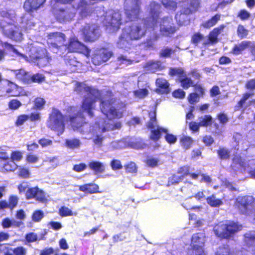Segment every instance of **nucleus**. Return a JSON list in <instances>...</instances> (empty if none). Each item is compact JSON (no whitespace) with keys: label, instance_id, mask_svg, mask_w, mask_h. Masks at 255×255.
Masks as SVG:
<instances>
[{"label":"nucleus","instance_id":"17","mask_svg":"<svg viewBox=\"0 0 255 255\" xmlns=\"http://www.w3.org/2000/svg\"><path fill=\"white\" fill-rule=\"evenodd\" d=\"M112 52L107 49L95 50L92 55V60L95 65H100L107 61L112 56Z\"/></svg>","mask_w":255,"mask_h":255},{"label":"nucleus","instance_id":"37","mask_svg":"<svg viewBox=\"0 0 255 255\" xmlns=\"http://www.w3.org/2000/svg\"><path fill=\"white\" fill-rule=\"evenodd\" d=\"M195 236L200 237V238H197V239H196V240H195L196 244H197L198 245H197V247H198L199 248H203L204 242L205 241V235L203 233H200L194 234L192 236V240H191V246L192 249H193V239Z\"/></svg>","mask_w":255,"mask_h":255},{"label":"nucleus","instance_id":"22","mask_svg":"<svg viewBox=\"0 0 255 255\" xmlns=\"http://www.w3.org/2000/svg\"><path fill=\"white\" fill-rule=\"evenodd\" d=\"M46 0H26L23 7L27 11L37 10L45 3Z\"/></svg>","mask_w":255,"mask_h":255},{"label":"nucleus","instance_id":"49","mask_svg":"<svg viewBox=\"0 0 255 255\" xmlns=\"http://www.w3.org/2000/svg\"><path fill=\"white\" fill-rule=\"evenodd\" d=\"M190 167L187 166H184L179 168L177 171L178 174H179L183 179L187 175L190 174Z\"/></svg>","mask_w":255,"mask_h":255},{"label":"nucleus","instance_id":"51","mask_svg":"<svg viewBox=\"0 0 255 255\" xmlns=\"http://www.w3.org/2000/svg\"><path fill=\"white\" fill-rule=\"evenodd\" d=\"M148 93L146 89H139L134 91V95L135 97L139 98H143L146 97Z\"/></svg>","mask_w":255,"mask_h":255},{"label":"nucleus","instance_id":"23","mask_svg":"<svg viewBox=\"0 0 255 255\" xmlns=\"http://www.w3.org/2000/svg\"><path fill=\"white\" fill-rule=\"evenodd\" d=\"M89 168L95 175L103 173L105 170V165L100 161H91L88 164Z\"/></svg>","mask_w":255,"mask_h":255},{"label":"nucleus","instance_id":"60","mask_svg":"<svg viewBox=\"0 0 255 255\" xmlns=\"http://www.w3.org/2000/svg\"><path fill=\"white\" fill-rule=\"evenodd\" d=\"M29 119V116L25 115H20L18 117L17 119L15 122L17 126H21Z\"/></svg>","mask_w":255,"mask_h":255},{"label":"nucleus","instance_id":"27","mask_svg":"<svg viewBox=\"0 0 255 255\" xmlns=\"http://www.w3.org/2000/svg\"><path fill=\"white\" fill-rule=\"evenodd\" d=\"M251 42L248 41H243L239 44L236 45L232 50L234 54H240L242 51L248 48L251 45Z\"/></svg>","mask_w":255,"mask_h":255},{"label":"nucleus","instance_id":"30","mask_svg":"<svg viewBox=\"0 0 255 255\" xmlns=\"http://www.w3.org/2000/svg\"><path fill=\"white\" fill-rule=\"evenodd\" d=\"M189 188H190V192L192 197H195L199 201H203L205 199V195L203 191L196 192L197 190V186L190 184Z\"/></svg>","mask_w":255,"mask_h":255},{"label":"nucleus","instance_id":"35","mask_svg":"<svg viewBox=\"0 0 255 255\" xmlns=\"http://www.w3.org/2000/svg\"><path fill=\"white\" fill-rule=\"evenodd\" d=\"M197 238H199L197 236H195L193 239V249H191L188 255H206V254L202 248H198L197 247V244H196L195 240Z\"/></svg>","mask_w":255,"mask_h":255},{"label":"nucleus","instance_id":"58","mask_svg":"<svg viewBox=\"0 0 255 255\" xmlns=\"http://www.w3.org/2000/svg\"><path fill=\"white\" fill-rule=\"evenodd\" d=\"M237 32L239 36L242 38L246 37L248 34V31L241 25H239Z\"/></svg>","mask_w":255,"mask_h":255},{"label":"nucleus","instance_id":"48","mask_svg":"<svg viewBox=\"0 0 255 255\" xmlns=\"http://www.w3.org/2000/svg\"><path fill=\"white\" fill-rule=\"evenodd\" d=\"M159 160L158 158L153 157H149L145 161L148 166L153 167L157 165Z\"/></svg>","mask_w":255,"mask_h":255},{"label":"nucleus","instance_id":"64","mask_svg":"<svg viewBox=\"0 0 255 255\" xmlns=\"http://www.w3.org/2000/svg\"><path fill=\"white\" fill-rule=\"evenodd\" d=\"M111 165L113 170H119L122 168L123 166L121 161L119 160L115 159L112 161Z\"/></svg>","mask_w":255,"mask_h":255},{"label":"nucleus","instance_id":"38","mask_svg":"<svg viewBox=\"0 0 255 255\" xmlns=\"http://www.w3.org/2000/svg\"><path fill=\"white\" fill-rule=\"evenodd\" d=\"M64 59L67 64L74 67H77L80 64V62L77 60L74 55L72 52L67 53L65 56Z\"/></svg>","mask_w":255,"mask_h":255},{"label":"nucleus","instance_id":"39","mask_svg":"<svg viewBox=\"0 0 255 255\" xmlns=\"http://www.w3.org/2000/svg\"><path fill=\"white\" fill-rule=\"evenodd\" d=\"M1 165L2 166L1 168L7 171H13L16 169L17 167L15 163L11 160H7L3 163H1Z\"/></svg>","mask_w":255,"mask_h":255},{"label":"nucleus","instance_id":"4","mask_svg":"<svg viewBox=\"0 0 255 255\" xmlns=\"http://www.w3.org/2000/svg\"><path fill=\"white\" fill-rule=\"evenodd\" d=\"M0 15L3 19L0 21V28L3 34L16 41H21L23 36L21 30L14 23L16 19L15 11L11 9L2 10Z\"/></svg>","mask_w":255,"mask_h":255},{"label":"nucleus","instance_id":"19","mask_svg":"<svg viewBox=\"0 0 255 255\" xmlns=\"http://www.w3.org/2000/svg\"><path fill=\"white\" fill-rule=\"evenodd\" d=\"M169 74L178 76V80L180 82L181 86L184 89H188L194 85L192 80L187 77L181 68H171L169 71Z\"/></svg>","mask_w":255,"mask_h":255},{"label":"nucleus","instance_id":"46","mask_svg":"<svg viewBox=\"0 0 255 255\" xmlns=\"http://www.w3.org/2000/svg\"><path fill=\"white\" fill-rule=\"evenodd\" d=\"M162 3L166 8L169 9L174 10L176 7V3L172 0H162Z\"/></svg>","mask_w":255,"mask_h":255},{"label":"nucleus","instance_id":"50","mask_svg":"<svg viewBox=\"0 0 255 255\" xmlns=\"http://www.w3.org/2000/svg\"><path fill=\"white\" fill-rule=\"evenodd\" d=\"M218 154L222 159H227L229 157V151L224 148H220L218 150Z\"/></svg>","mask_w":255,"mask_h":255},{"label":"nucleus","instance_id":"16","mask_svg":"<svg viewBox=\"0 0 255 255\" xmlns=\"http://www.w3.org/2000/svg\"><path fill=\"white\" fill-rule=\"evenodd\" d=\"M66 50L70 51V52L81 53L87 56L90 54V50L88 48L79 42L76 37H71L69 39L68 43H66Z\"/></svg>","mask_w":255,"mask_h":255},{"label":"nucleus","instance_id":"54","mask_svg":"<svg viewBox=\"0 0 255 255\" xmlns=\"http://www.w3.org/2000/svg\"><path fill=\"white\" fill-rule=\"evenodd\" d=\"M11 250L14 255H25L27 253L26 249L23 247H18Z\"/></svg>","mask_w":255,"mask_h":255},{"label":"nucleus","instance_id":"33","mask_svg":"<svg viewBox=\"0 0 255 255\" xmlns=\"http://www.w3.org/2000/svg\"><path fill=\"white\" fill-rule=\"evenodd\" d=\"M8 85L10 88L6 90V93L9 94V96H18L19 95V91L21 90V88L19 87L17 85L9 81H8Z\"/></svg>","mask_w":255,"mask_h":255},{"label":"nucleus","instance_id":"25","mask_svg":"<svg viewBox=\"0 0 255 255\" xmlns=\"http://www.w3.org/2000/svg\"><path fill=\"white\" fill-rule=\"evenodd\" d=\"M145 68L147 71L154 73L161 70L163 68V66L160 61H150L147 62L145 66Z\"/></svg>","mask_w":255,"mask_h":255},{"label":"nucleus","instance_id":"52","mask_svg":"<svg viewBox=\"0 0 255 255\" xmlns=\"http://www.w3.org/2000/svg\"><path fill=\"white\" fill-rule=\"evenodd\" d=\"M26 160L29 163H36L39 160V157L36 155L29 153L26 155Z\"/></svg>","mask_w":255,"mask_h":255},{"label":"nucleus","instance_id":"18","mask_svg":"<svg viewBox=\"0 0 255 255\" xmlns=\"http://www.w3.org/2000/svg\"><path fill=\"white\" fill-rule=\"evenodd\" d=\"M83 36L87 41H94L100 35L99 26L95 24H86L82 29Z\"/></svg>","mask_w":255,"mask_h":255},{"label":"nucleus","instance_id":"9","mask_svg":"<svg viewBox=\"0 0 255 255\" xmlns=\"http://www.w3.org/2000/svg\"><path fill=\"white\" fill-rule=\"evenodd\" d=\"M65 36L61 32L50 33L48 35L47 44L54 53L61 54L62 50H66Z\"/></svg>","mask_w":255,"mask_h":255},{"label":"nucleus","instance_id":"41","mask_svg":"<svg viewBox=\"0 0 255 255\" xmlns=\"http://www.w3.org/2000/svg\"><path fill=\"white\" fill-rule=\"evenodd\" d=\"M15 73L17 79L24 82H26L29 78L27 73L23 69L15 70Z\"/></svg>","mask_w":255,"mask_h":255},{"label":"nucleus","instance_id":"13","mask_svg":"<svg viewBox=\"0 0 255 255\" xmlns=\"http://www.w3.org/2000/svg\"><path fill=\"white\" fill-rule=\"evenodd\" d=\"M18 189L20 192H26L25 196L27 199L34 198L41 202H44L46 200L44 193L37 187L28 188L26 183H22L19 185Z\"/></svg>","mask_w":255,"mask_h":255},{"label":"nucleus","instance_id":"28","mask_svg":"<svg viewBox=\"0 0 255 255\" xmlns=\"http://www.w3.org/2000/svg\"><path fill=\"white\" fill-rule=\"evenodd\" d=\"M99 186L96 184H86L79 187V190L86 193L92 194L98 192Z\"/></svg>","mask_w":255,"mask_h":255},{"label":"nucleus","instance_id":"47","mask_svg":"<svg viewBox=\"0 0 255 255\" xmlns=\"http://www.w3.org/2000/svg\"><path fill=\"white\" fill-rule=\"evenodd\" d=\"M183 178L179 174L177 173L176 174L173 175L172 177L169 178L168 184H177L183 180Z\"/></svg>","mask_w":255,"mask_h":255},{"label":"nucleus","instance_id":"24","mask_svg":"<svg viewBox=\"0 0 255 255\" xmlns=\"http://www.w3.org/2000/svg\"><path fill=\"white\" fill-rule=\"evenodd\" d=\"M156 84L158 88L156 92L158 93H168L169 91V83L167 80L163 78H158L156 81Z\"/></svg>","mask_w":255,"mask_h":255},{"label":"nucleus","instance_id":"20","mask_svg":"<svg viewBox=\"0 0 255 255\" xmlns=\"http://www.w3.org/2000/svg\"><path fill=\"white\" fill-rule=\"evenodd\" d=\"M199 3L196 0L191 3V7L190 8H186L180 13H177L175 15V19L179 25L185 24L188 20V14L195 11L197 8Z\"/></svg>","mask_w":255,"mask_h":255},{"label":"nucleus","instance_id":"14","mask_svg":"<svg viewBox=\"0 0 255 255\" xmlns=\"http://www.w3.org/2000/svg\"><path fill=\"white\" fill-rule=\"evenodd\" d=\"M139 0H125V13L129 20L136 19L139 13Z\"/></svg>","mask_w":255,"mask_h":255},{"label":"nucleus","instance_id":"36","mask_svg":"<svg viewBox=\"0 0 255 255\" xmlns=\"http://www.w3.org/2000/svg\"><path fill=\"white\" fill-rule=\"evenodd\" d=\"M206 199L207 203L213 207H218L223 204L222 200L217 198L214 194L208 197Z\"/></svg>","mask_w":255,"mask_h":255},{"label":"nucleus","instance_id":"26","mask_svg":"<svg viewBox=\"0 0 255 255\" xmlns=\"http://www.w3.org/2000/svg\"><path fill=\"white\" fill-rule=\"evenodd\" d=\"M224 27L225 26L224 25H221L218 27L214 28L213 31L210 33L209 37H207V39L209 40L208 42V45L210 43H214L217 41L219 34L223 30Z\"/></svg>","mask_w":255,"mask_h":255},{"label":"nucleus","instance_id":"45","mask_svg":"<svg viewBox=\"0 0 255 255\" xmlns=\"http://www.w3.org/2000/svg\"><path fill=\"white\" fill-rule=\"evenodd\" d=\"M193 140L190 137L184 136L181 138V142L182 146L185 149H188L190 147Z\"/></svg>","mask_w":255,"mask_h":255},{"label":"nucleus","instance_id":"42","mask_svg":"<svg viewBox=\"0 0 255 255\" xmlns=\"http://www.w3.org/2000/svg\"><path fill=\"white\" fill-rule=\"evenodd\" d=\"M220 19V15L216 14L211 19L204 23L203 26L205 28H210L215 25Z\"/></svg>","mask_w":255,"mask_h":255},{"label":"nucleus","instance_id":"57","mask_svg":"<svg viewBox=\"0 0 255 255\" xmlns=\"http://www.w3.org/2000/svg\"><path fill=\"white\" fill-rule=\"evenodd\" d=\"M127 172L129 173H135L137 171V167L134 162H130L126 166Z\"/></svg>","mask_w":255,"mask_h":255},{"label":"nucleus","instance_id":"2","mask_svg":"<svg viewBox=\"0 0 255 255\" xmlns=\"http://www.w3.org/2000/svg\"><path fill=\"white\" fill-rule=\"evenodd\" d=\"M90 5L85 0L80 1L76 7L67 6L57 10L55 15L56 18L60 22L70 21L75 17L76 12L78 11L82 17L88 15L92 17L96 16L98 21L102 23L109 32H114L118 30L122 23L121 14L119 11L110 9L105 11L104 7H99L95 11L91 12Z\"/></svg>","mask_w":255,"mask_h":255},{"label":"nucleus","instance_id":"15","mask_svg":"<svg viewBox=\"0 0 255 255\" xmlns=\"http://www.w3.org/2000/svg\"><path fill=\"white\" fill-rule=\"evenodd\" d=\"M149 116L150 121L148 123L147 127L151 130L150 138L154 140H157L160 138L161 132L167 133L168 130L157 125L155 112L149 113Z\"/></svg>","mask_w":255,"mask_h":255},{"label":"nucleus","instance_id":"63","mask_svg":"<svg viewBox=\"0 0 255 255\" xmlns=\"http://www.w3.org/2000/svg\"><path fill=\"white\" fill-rule=\"evenodd\" d=\"M25 239L28 243H32L38 240L37 235L33 233H30L26 235Z\"/></svg>","mask_w":255,"mask_h":255},{"label":"nucleus","instance_id":"3","mask_svg":"<svg viewBox=\"0 0 255 255\" xmlns=\"http://www.w3.org/2000/svg\"><path fill=\"white\" fill-rule=\"evenodd\" d=\"M150 17H147L142 23H133L127 25L123 30L132 40L141 39L145 34L146 30H155V21H156L159 5L155 2L149 6Z\"/></svg>","mask_w":255,"mask_h":255},{"label":"nucleus","instance_id":"8","mask_svg":"<svg viewBox=\"0 0 255 255\" xmlns=\"http://www.w3.org/2000/svg\"><path fill=\"white\" fill-rule=\"evenodd\" d=\"M159 5V9L157 12V17L156 18V21H155V30H152L153 31L154 36L152 39L156 40L157 39V35L155 34L154 32L158 29V23H159V26L160 28V31L161 34L163 35L168 36L170 34L174 33L176 29L174 26L172 19L170 17H165L162 18L159 21V14L160 10V5Z\"/></svg>","mask_w":255,"mask_h":255},{"label":"nucleus","instance_id":"1","mask_svg":"<svg viewBox=\"0 0 255 255\" xmlns=\"http://www.w3.org/2000/svg\"><path fill=\"white\" fill-rule=\"evenodd\" d=\"M119 102L113 98L111 92L102 93L101 98L100 109L102 113L108 119L107 121L100 120L93 126L84 122L83 112H79L75 116L69 118L70 124L74 130H77L83 135L85 139H93L95 144L100 146L104 139L103 133L106 131L119 129L121 127L120 122L114 124L112 119L121 118L123 116V108L125 105Z\"/></svg>","mask_w":255,"mask_h":255},{"label":"nucleus","instance_id":"5","mask_svg":"<svg viewBox=\"0 0 255 255\" xmlns=\"http://www.w3.org/2000/svg\"><path fill=\"white\" fill-rule=\"evenodd\" d=\"M75 91L85 97L82 106V112L86 113L90 117H93L95 104L97 99L101 96L99 91L88 86L84 83L79 82L75 83Z\"/></svg>","mask_w":255,"mask_h":255},{"label":"nucleus","instance_id":"53","mask_svg":"<svg viewBox=\"0 0 255 255\" xmlns=\"http://www.w3.org/2000/svg\"><path fill=\"white\" fill-rule=\"evenodd\" d=\"M45 104V101L44 99L41 98H37L34 100V106L36 108L41 110Z\"/></svg>","mask_w":255,"mask_h":255},{"label":"nucleus","instance_id":"29","mask_svg":"<svg viewBox=\"0 0 255 255\" xmlns=\"http://www.w3.org/2000/svg\"><path fill=\"white\" fill-rule=\"evenodd\" d=\"M252 95L250 93H246L243 95L242 99L238 102L237 106H235V110L238 111L242 108H246L251 104L250 102H247V100Z\"/></svg>","mask_w":255,"mask_h":255},{"label":"nucleus","instance_id":"44","mask_svg":"<svg viewBox=\"0 0 255 255\" xmlns=\"http://www.w3.org/2000/svg\"><path fill=\"white\" fill-rule=\"evenodd\" d=\"M59 214L62 217H66L73 215L76 216L77 213L76 212L73 213L68 207L63 206L60 209Z\"/></svg>","mask_w":255,"mask_h":255},{"label":"nucleus","instance_id":"43","mask_svg":"<svg viewBox=\"0 0 255 255\" xmlns=\"http://www.w3.org/2000/svg\"><path fill=\"white\" fill-rule=\"evenodd\" d=\"M220 19V15L216 14L211 19L204 23L203 26L205 28H210L215 25Z\"/></svg>","mask_w":255,"mask_h":255},{"label":"nucleus","instance_id":"11","mask_svg":"<svg viewBox=\"0 0 255 255\" xmlns=\"http://www.w3.org/2000/svg\"><path fill=\"white\" fill-rule=\"evenodd\" d=\"M235 206L243 214H249L255 211V198L252 196L238 197Z\"/></svg>","mask_w":255,"mask_h":255},{"label":"nucleus","instance_id":"10","mask_svg":"<svg viewBox=\"0 0 255 255\" xmlns=\"http://www.w3.org/2000/svg\"><path fill=\"white\" fill-rule=\"evenodd\" d=\"M30 56L39 67H43L48 65L51 59L46 50L42 47H32L30 50Z\"/></svg>","mask_w":255,"mask_h":255},{"label":"nucleus","instance_id":"32","mask_svg":"<svg viewBox=\"0 0 255 255\" xmlns=\"http://www.w3.org/2000/svg\"><path fill=\"white\" fill-rule=\"evenodd\" d=\"M209 40L207 39V37H204L199 33H195L192 37V41L195 44L201 43L203 45H208Z\"/></svg>","mask_w":255,"mask_h":255},{"label":"nucleus","instance_id":"21","mask_svg":"<svg viewBox=\"0 0 255 255\" xmlns=\"http://www.w3.org/2000/svg\"><path fill=\"white\" fill-rule=\"evenodd\" d=\"M133 40L123 30L117 41L116 44L118 48L128 51L132 47Z\"/></svg>","mask_w":255,"mask_h":255},{"label":"nucleus","instance_id":"59","mask_svg":"<svg viewBox=\"0 0 255 255\" xmlns=\"http://www.w3.org/2000/svg\"><path fill=\"white\" fill-rule=\"evenodd\" d=\"M43 217V212L38 210L35 211L32 215V220L35 222H39Z\"/></svg>","mask_w":255,"mask_h":255},{"label":"nucleus","instance_id":"56","mask_svg":"<svg viewBox=\"0 0 255 255\" xmlns=\"http://www.w3.org/2000/svg\"><path fill=\"white\" fill-rule=\"evenodd\" d=\"M23 153L19 151H13L11 154V158L12 161H19L21 159Z\"/></svg>","mask_w":255,"mask_h":255},{"label":"nucleus","instance_id":"31","mask_svg":"<svg viewBox=\"0 0 255 255\" xmlns=\"http://www.w3.org/2000/svg\"><path fill=\"white\" fill-rule=\"evenodd\" d=\"M30 17H31L30 15L27 13L21 18V26L26 30L31 29L34 26V22L32 19H29Z\"/></svg>","mask_w":255,"mask_h":255},{"label":"nucleus","instance_id":"61","mask_svg":"<svg viewBox=\"0 0 255 255\" xmlns=\"http://www.w3.org/2000/svg\"><path fill=\"white\" fill-rule=\"evenodd\" d=\"M18 198L16 196H11L9 198V204L10 206V209L12 210L14 208H15L18 202Z\"/></svg>","mask_w":255,"mask_h":255},{"label":"nucleus","instance_id":"34","mask_svg":"<svg viewBox=\"0 0 255 255\" xmlns=\"http://www.w3.org/2000/svg\"><path fill=\"white\" fill-rule=\"evenodd\" d=\"M65 146L68 148L75 149L79 148L81 145V142L78 138L67 139L65 140Z\"/></svg>","mask_w":255,"mask_h":255},{"label":"nucleus","instance_id":"7","mask_svg":"<svg viewBox=\"0 0 255 255\" xmlns=\"http://www.w3.org/2000/svg\"><path fill=\"white\" fill-rule=\"evenodd\" d=\"M66 120L67 118L64 117L58 110L53 109L47 122V126L52 130L57 131L58 134H61L64 130V121Z\"/></svg>","mask_w":255,"mask_h":255},{"label":"nucleus","instance_id":"6","mask_svg":"<svg viewBox=\"0 0 255 255\" xmlns=\"http://www.w3.org/2000/svg\"><path fill=\"white\" fill-rule=\"evenodd\" d=\"M242 226L233 222H221L214 228V232L219 237L228 239L242 229Z\"/></svg>","mask_w":255,"mask_h":255},{"label":"nucleus","instance_id":"55","mask_svg":"<svg viewBox=\"0 0 255 255\" xmlns=\"http://www.w3.org/2000/svg\"><path fill=\"white\" fill-rule=\"evenodd\" d=\"M21 105V103L20 101L16 99L11 100L8 104V107L9 109L11 110H16Z\"/></svg>","mask_w":255,"mask_h":255},{"label":"nucleus","instance_id":"62","mask_svg":"<svg viewBox=\"0 0 255 255\" xmlns=\"http://www.w3.org/2000/svg\"><path fill=\"white\" fill-rule=\"evenodd\" d=\"M31 79L33 82L39 83L44 81L45 77L42 74L37 73L33 75L31 77Z\"/></svg>","mask_w":255,"mask_h":255},{"label":"nucleus","instance_id":"40","mask_svg":"<svg viewBox=\"0 0 255 255\" xmlns=\"http://www.w3.org/2000/svg\"><path fill=\"white\" fill-rule=\"evenodd\" d=\"M198 121L200 127H207L212 124V117L209 115H205L200 117Z\"/></svg>","mask_w":255,"mask_h":255},{"label":"nucleus","instance_id":"12","mask_svg":"<svg viewBox=\"0 0 255 255\" xmlns=\"http://www.w3.org/2000/svg\"><path fill=\"white\" fill-rule=\"evenodd\" d=\"M248 166L240 156L236 155L233 159L232 168L235 170H241L242 172L247 171L251 175L255 178V159L249 161Z\"/></svg>","mask_w":255,"mask_h":255}]
</instances>
